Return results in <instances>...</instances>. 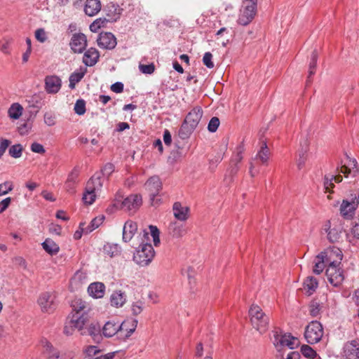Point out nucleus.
<instances>
[{"instance_id": "16", "label": "nucleus", "mask_w": 359, "mask_h": 359, "mask_svg": "<svg viewBox=\"0 0 359 359\" xmlns=\"http://www.w3.org/2000/svg\"><path fill=\"white\" fill-rule=\"evenodd\" d=\"M245 151L244 142H242L236 148L231 159V175H235L238 170V164L241 162L243 158V153Z\"/></svg>"}, {"instance_id": "62", "label": "nucleus", "mask_w": 359, "mask_h": 359, "mask_svg": "<svg viewBox=\"0 0 359 359\" xmlns=\"http://www.w3.org/2000/svg\"><path fill=\"white\" fill-rule=\"evenodd\" d=\"M31 151L37 154H44L46 150L41 144L34 142L31 144Z\"/></svg>"}, {"instance_id": "57", "label": "nucleus", "mask_w": 359, "mask_h": 359, "mask_svg": "<svg viewBox=\"0 0 359 359\" xmlns=\"http://www.w3.org/2000/svg\"><path fill=\"white\" fill-rule=\"evenodd\" d=\"M220 124V121L219 118L214 116L212 117L208 125V130L210 133H215L218 129V127Z\"/></svg>"}, {"instance_id": "64", "label": "nucleus", "mask_w": 359, "mask_h": 359, "mask_svg": "<svg viewBox=\"0 0 359 359\" xmlns=\"http://www.w3.org/2000/svg\"><path fill=\"white\" fill-rule=\"evenodd\" d=\"M351 233L354 237L359 239V217L355 221V224L351 229Z\"/></svg>"}, {"instance_id": "4", "label": "nucleus", "mask_w": 359, "mask_h": 359, "mask_svg": "<svg viewBox=\"0 0 359 359\" xmlns=\"http://www.w3.org/2000/svg\"><path fill=\"white\" fill-rule=\"evenodd\" d=\"M257 0H244L238 18V23L243 26L249 25L257 13Z\"/></svg>"}, {"instance_id": "58", "label": "nucleus", "mask_w": 359, "mask_h": 359, "mask_svg": "<svg viewBox=\"0 0 359 359\" xmlns=\"http://www.w3.org/2000/svg\"><path fill=\"white\" fill-rule=\"evenodd\" d=\"M334 187L333 183V175H325L324 178V189L325 192H331V189Z\"/></svg>"}, {"instance_id": "54", "label": "nucleus", "mask_w": 359, "mask_h": 359, "mask_svg": "<svg viewBox=\"0 0 359 359\" xmlns=\"http://www.w3.org/2000/svg\"><path fill=\"white\" fill-rule=\"evenodd\" d=\"M85 352L88 357L93 358L94 359L97 356L100 355L102 351L96 346H88L86 348Z\"/></svg>"}, {"instance_id": "34", "label": "nucleus", "mask_w": 359, "mask_h": 359, "mask_svg": "<svg viewBox=\"0 0 359 359\" xmlns=\"http://www.w3.org/2000/svg\"><path fill=\"white\" fill-rule=\"evenodd\" d=\"M168 232L172 237L178 238L184 236L187 231L182 224L173 222L169 224Z\"/></svg>"}, {"instance_id": "49", "label": "nucleus", "mask_w": 359, "mask_h": 359, "mask_svg": "<svg viewBox=\"0 0 359 359\" xmlns=\"http://www.w3.org/2000/svg\"><path fill=\"white\" fill-rule=\"evenodd\" d=\"M108 21L106 18H97L90 24V30L92 32H97L101 27L106 25Z\"/></svg>"}, {"instance_id": "61", "label": "nucleus", "mask_w": 359, "mask_h": 359, "mask_svg": "<svg viewBox=\"0 0 359 359\" xmlns=\"http://www.w3.org/2000/svg\"><path fill=\"white\" fill-rule=\"evenodd\" d=\"M11 144V142L6 139L0 138V158L5 153L6 150Z\"/></svg>"}, {"instance_id": "29", "label": "nucleus", "mask_w": 359, "mask_h": 359, "mask_svg": "<svg viewBox=\"0 0 359 359\" xmlns=\"http://www.w3.org/2000/svg\"><path fill=\"white\" fill-rule=\"evenodd\" d=\"M126 294L121 290H115L110 296L111 306L115 308L122 307L126 304Z\"/></svg>"}, {"instance_id": "1", "label": "nucleus", "mask_w": 359, "mask_h": 359, "mask_svg": "<svg viewBox=\"0 0 359 359\" xmlns=\"http://www.w3.org/2000/svg\"><path fill=\"white\" fill-rule=\"evenodd\" d=\"M142 204V198L139 194H133L124 198L120 193H117L113 202V207L116 210H123L134 213Z\"/></svg>"}, {"instance_id": "7", "label": "nucleus", "mask_w": 359, "mask_h": 359, "mask_svg": "<svg viewBox=\"0 0 359 359\" xmlns=\"http://www.w3.org/2000/svg\"><path fill=\"white\" fill-rule=\"evenodd\" d=\"M37 303L43 312L50 313L56 308V296L53 292H44L40 294Z\"/></svg>"}, {"instance_id": "42", "label": "nucleus", "mask_w": 359, "mask_h": 359, "mask_svg": "<svg viewBox=\"0 0 359 359\" xmlns=\"http://www.w3.org/2000/svg\"><path fill=\"white\" fill-rule=\"evenodd\" d=\"M323 304L318 302L316 299L312 300L309 305V314L313 317H318L322 312Z\"/></svg>"}, {"instance_id": "8", "label": "nucleus", "mask_w": 359, "mask_h": 359, "mask_svg": "<svg viewBox=\"0 0 359 359\" xmlns=\"http://www.w3.org/2000/svg\"><path fill=\"white\" fill-rule=\"evenodd\" d=\"M273 344L276 347L287 346L293 349L299 345V340L289 333L278 334L276 332L274 334Z\"/></svg>"}, {"instance_id": "39", "label": "nucleus", "mask_w": 359, "mask_h": 359, "mask_svg": "<svg viewBox=\"0 0 359 359\" xmlns=\"http://www.w3.org/2000/svg\"><path fill=\"white\" fill-rule=\"evenodd\" d=\"M23 107L18 102L13 103L8 108V114L10 118L18 119L22 114Z\"/></svg>"}, {"instance_id": "46", "label": "nucleus", "mask_w": 359, "mask_h": 359, "mask_svg": "<svg viewBox=\"0 0 359 359\" xmlns=\"http://www.w3.org/2000/svg\"><path fill=\"white\" fill-rule=\"evenodd\" d=\"M300 351L302 354L307 358L321 359V358L317 354L316 351L309 345H302Z\"/></svg>"}, {"instance_id": "11", "label": "nucleus", "mask_w": 359, "mask_h": 359, "mask_svg": "<svg viewBox=\"0 0 359 359\" xmlns=\"http://www.w3.org/2000/svg\"><path fill=\"white\" fill-rule=\"evenodd\" d=\"M125 326L124 323L120 324L119 322H116L114 320H109L102 327V335L109 338L118 333L119 336H122V333L124 332Z\"/></svg>"}, {"instance_id": "40", "label": "nucleus", "mask_w": 359, "mask_h": 359, "mask_svg": "<svg viewBox=\"0 0 359 359\" xmlns=\"http://www.w3.org/2000/svg\"><path fill=\"white\" fill-rule=\"evenodd\" d=\"M104 216L100 215L98 217H95L92 221L90 222V224L88 225L87 228H83L81 227L82 224H80V228L81 229V231L84 232L85 233H88L95 230V229L98 228L104 222Z\"/></svg>"}, {"instance_id": "43", "label": "nucleus", "mask_w": 359, "mask_h": 359, "mask_svg": "<svg viewBox=\"0 0 359 359\" xmlns=\"http://www.w3.org/2000/svg\"><path fill=\"white\" fill-rule=\"evenodd\" d=\"M318 60V53L316 50H314L311 55V60L309 62V76L308 79L306 81V84L309 85L311 82V77L316 73V67Z\"/></svg>"}, {"instance_id": "19", "label": "nucleus", "mask_w": 359, "mask_h": 359, "mask_svg": "<svg viewBox=\"0 0 359 359\" xmlns=\"http://www.w3.org/2000/svg\"><path fill=\"white\" fill-rule=\"evenodd\" d=\"M79 170L74 168L68 175L67 179L65 183V190L70 194L75 193L76 185L79 182Z\"/></svg>"}, {"instance_id": "45", "label": "nucleus", "mask_w": 359, "mask_h": 359, "mask_svg": "<svg viewBox=\"0 0 359 359\" xmlns=\"http://www.w3.org/2000/svg\"><path fill=\"white\" fill-rule=\"evenodd\" d=\"M194 130V128H191V126H189V124H188L184 121L179 130V136L182 140L187 139L190 137V135L192 134Z\"/></svg>"}, {"instance_id": "35", "label": "nucleus", "mask_w": 359, "mask_h": 359, "mask_svg": "<svg viewBox=\"0 0 359 359\" xmlns=\"http://www.w3.org/2000/svg\"><path fill=\"white\" fill-rule=\"evenodd\" d=\"M271 152L266 142H263L260 149L258 151L255 160L259 161L263 165H267Z\"/></svg>"}, {"instance_id": "59", "label": "nucleus", "mask_w": 359, "mask_h": 359, "mask_svg": "<svg viewBox=\"0 0 359 359\" xmlns=\"http://www.w3.org/2000/svg\"><path fill=\"white\" fill-rule=\"evenodd\" d=\"M139 69L140 72L145 74H151L154 73L155 70V66L153 63L149 65H139Z\"/></svg>"}, {"instance_id": "56", "label": "nucleus", "mask_w": 359, "mask_h": 359, "mask_svg": "<svg viewBox=\"0 0 359 359\" xmlns=\"http://www.w3.org/2000/svg\"><path fill=\"white\" fill-rule=\"evenodd\" d=\"M44 123L48 126L55 125V114L52 111H47L44 114Z\"/></svg>"}, {"instance_id": "20", "label": "nucleus", "mask_w": 359, "mask_h": 359, "mask_svg": "<svg viewBox=\"0 0 359 359\" xmlns=\"http://www.w3.org/2000/svg\"><path fill=\"white\" fill-rule=\"evenodd\" d=\"M104 178L100 172L94 174L87 182L86 189L96 193L101 191L103 185Z\"/></svg>"}, {"instance_id": "41", "label": "nucleus", "mask_w": 359, "mask_h": 359, "mask_svg": "<svg viewBox=\"0 0 359 359\" xmlns=\"http://www.w3.org/2000/svg\"><path fill=\"white\" fill-rule=\"evenodd\" d=\"M318 286V280L313 276L307 277L304 282V287L309 295L312 294L316 291Z\"/></svg>"}, {"instance_id": "17", "label": "nucleus", "mask_w": 359, "mask_h": 359, "mask_svg": "<svg viewBox=\"0 0 359 359\" xmlns=\"http://www.w3.org/2000/svg\"><path fill=\"white\" fill-rule=\"evenodd\" d=\"M203 109L201 107H194L188 113L184 121L189 124L191 128L193 127L196 129L203 116Z\"/></svg>"}, {"instance_id": "51", "label": "nucleus", "mask_w": 359, "mask_h": 359, "mask_svg": "<svg viewBox=\"0 0 359 359\" xmlns=\"http://www.w3.org/2000/svg\"><path fill=\"white\" fill-rule=\"evenodd\" d=\"M9 155L15 158H20L22 153V147L20 144L11 146L8 149Z\"/></svg>"}, {"instance_id": "6", "label": "nucleus", "mask_w": 359, "mask_h": 359, "mask_svg": "<svg viewBox=\"0 0 359 359\" xmlns=\"http://www.w3.org/2000/svg\"><path fill=\"white\" fill-rule=\"evenodd\" d=\"M145 189L149 191L151 204L154 206L160 204V199L156 198L159 191L162 189V182L159 177L154 175L151 177L144 184Z\"/></svg>"}, {"instance_id": "63", "label": "nucleus", "mask_w": 359, "mask_h": 359, "mask_svg": "<svg viewBox=\"0 0 359 359\" xmlns=\"http://www.w3.org/2000/svg\"><path fill=\"white\" fill-rule=\"evenodd\" d=\"M35 37L41 43L45 42L47 39L46 34L43 29H36L35 32Z\"/></svg>"}, {"instance_id": "9", "label": "nucleus", "mask_w": 359, "mask_h": 359, "mask_svg": "<svg viewBox=\"0 0 359 359\" xmlns=\"http://www.w3.org/2000/svg\"><path fill=\"white\" fill-rule=\"evenodd\" d=\"M325 274L328 281L334 287L340 285L344 279L343 270L340 265L327 266Z\"/></svg>"}, {"instance_id": "22", "label": "nucleus", "mask_w": 359, "mask_h": 359, "mask_svg": "<svg viewBox=\"0 0 359 359\" xmlns=\"http://www.w3.org/2000/svg\"><path fill=\"white\" fill-rule=\"evenodd\" d=\"M99 58V51L95 48H90L83 54V62L87 67H93L98 62Z\"/></svg>"}, {"instance_id": "36", "label": "nucleus", "mask_w": 359, "mask_h": 359, "mask_svg": "<svg viewBox=\"0 0 359 359\" xmlns=\"http://www.w3.org/2000/svg\"><path fill=\"white\" fill-rule=\"evenodd\" d=\"M87 72L86 67H81L79 69L74 72L69 76V88L74 89L76 83H78L85 76Z\"/></svg>"}, {"instance_id": "30", "label": "nucleus", "mask_w": 359, "mask_h": 359, "mask_svg": "<svg viewBox=\"0 0 359 359\" xmlns=\"http://www.w3.org/2000/svg\"><path fill=\"white\" fill-rule=\"evenodd\" d=\"M71 306L72 308V313H81L88 316L90 307L88 304L81 299H75L72 301Z\"/></svg>"}, {"instance_id": "21", "label": "nucleus", "mask_w": 359, "mask_h": 359, "mask_svg": "<svg viewBox=\"0 0 359 359\" xmlns=\"http://www.w3.org/2000/svg\"><path fill=\"white\" fill-rule=\"evenodd\" d=\"M88 316L81 314V313H72L70 317V320H69V324L72 327H74L75 329H77L79 331L83 332L84 330L83 327L88 321Z\"/></svg>"}, {"instance_id": "26", "label": "nucleus", "mask_w": 359, "mask_h": 359, "mask_svg": "<svg viewBox=\"0 0 359 359\" xmlns=\"http://www.w3.org/2000/svg\"><path fill=\"white\" fill-rule=\"evenodd\" d=\"M137 230V223L132 220H128L123 228V241L126 243L129 242L135 234Z\"/></svg>"}, {"instance_id": "24", "label": "nucleus", "mask_w": 359, "mask_h": 359, "mask_svg": "<svg viewBox=\"0 0 359 359\" xmlns=\"http://www.w3.org/2000/svg\"><path fill=\"white\" fill-rule=\"evenodd\" d=\"M101 327L97 323H91L86 330L81 332V334L90 336L95 342H100L102 339Z\"/></svg>"}, {"instance_id": "13", "label": "nucleus", "mask_w": 359, "mask_h": 359, "mask_svg": "<svg viewBox=\"0 0 359 359\" xmlns=\"http://www.w3.org/2000/svg\"><path fill=\"white\" fill-rule=\"evenodd\" d=\"M341 166L340 168V172L343 173L346 177L351 176L355 177L358 172V168L357 167V161L354 158H351L349 156H346L345 158L341 161Z\"/></svg>"}, {"instance_id": "38", "label": "nucleus", "mask_w": 359, "mask_h": 359, "mask_svg": "<svg viewBox=\"0 0 359 359\" xmlns=\"http://www.w3.org/2000/svg\"><path fill=\"white\" fill-rule=\"evenodd\" d=\"M41 245L43 250L50 255H56L60 250L58 245L50 238H46Z\"/></svg>"}, {"instance_id": "44", "label": "nucleus", "mask_w": 359, "mask_h": 359, "mask_svg": "<svg viewBox=\"0 0 359 359\" xmlns=\"http://www.w3.org/2000/svg\"><path fill=\"white\" fill-rule=\"evenodd\" d=\"M324 257L322 256L321 252L315 259V265L313 271L316 274H320L324 270L325 267H327V264L324 260Z\"/></svg>"}, {"instance_id": "31", "label": "nucleus", "mask_w": 359, "mask_h": 359, "mask_svg": "<svg viewBox=\"0 0 359 359\" xmlns=\"http://www.w3.org/2000/svg\"><path fill=\"white\" fill-rule=\"evenodd\" d=\"M323 230L327 233V237L330 242L335 243L338 241L340 238L341 231L336 228H331V224L330 221L325 222L323 225Z\"/></svg>"}, {"instance_id": "15", "label": "nucleus", "mask_w": 359, "mask_h": 359, "mask_svg": "<svg viewBox=\"0 0 359 359\" xmlns=\"http://www.w3.org/2000/svg\"><path fill=\"white\" fill-rule=\"evenodd\" d=\"M45 90L48 94H55L61 88L62 81L55 75L46 76L44 79Z\"/></svg>"}, {"instance_id": "3", "label": "nucleus", "mask_w": 359, "mask_h": 359, "mask_svg": "<svg viewBox=\"0 0 359 359\" xmlns=\"http://www.w3.org/2000/svg\"><path fill=\"white\" fill-rule=\"evenodd\" d=\"M155 256L153 246L149 243H142L133 254V261L140 266H148Z\"/></svg>"}, {"instance_id": "5", "label": "nucleus", "mask_w": 359, "mask_h": 359, "mask_svg": "<svg viewBox=\"0 0 359 359\" xmlns=\"http://www.w3.org/2000/svg\"><path fill=\"white\" fill-rule=\"evenodd\" d=\"M323 335V328L320 322L313 320L306 327L304 337L309 344H314L319 342Z\"/></svg>"}, {"instance_id": "55", "label": "nucleus", "mask_w": 359, "mask_h": 359, "mask_svg": "<svg viewBox=\"0 0 359 359\" xmlns=\"http://www.w3.org/2000/svg\"><path fill=\"white\" fill-rule=\"evenodd\" d=\"M13 189V183L10 181H6L0 184V196L7 194L11 191Z\"/></svg>"}, {"instance_id": "2", "label": "nucleus", "mask_w": 359, "mask_h": 359, "mask_svg": "<svg viewBox=\"0 0 359 359\" xmlns=\"http://www.w3.org/2000/svg\"><path fill=\"white\" fill-rule=\"evenodd\" d=\"M249 316L252 327L259 333H264L269 327V318L257 305H252L249 309Z\"/></svg>"}, {"instance_id": "52", "label": "nucleus", "mask_w": 359, "mask_h": 359, "mask_svg": "<svg viewBox=\"0 0 359 359\" xmlns=\"http://www.w3.org/2000/svg\"><path fill=\"white\" fill-rule=\"evenodd\" d=\"M144 308V302L138 300L133 302L131 305L132 313L134 316L140 314Z\"/></svg>"}, {"instance_id": "47", "label": "nucleus", "mask_w": 359, "mask_h": 359, "mask_svg": "<svg viewBox=\"0 0 359 359\" xmlns=\"http://www.w3.org/2000/svg\"><path fill=\"white\" fill-rule=\"evenodd\" d=\"M149 233L151 234V236L153 238L154 245L158 246L160 244V238H159L160 231H159L158 229L156 226L149 225ZM148 234H149V232H147L146 230H144V236H145Z\"/></svg>"}, {"instance_id": "25", "label": "nucleus", "mask_w": 359, "mask_h": 359, "mask_svg": "<svg viewBox=\"0 0 359 359\" xmlns=\"http://www.w3.org/2000/svg\"><path fill=\"white\" fill-rule=\"evenodd\" d=\"M106 287L104 283L95 282L90 283L88 287V292L90 296L95 299H100L104 297Z\"/></svg>"}, {"instance_id": "32", "label": "nucleus", "mask_w": 359, "mask_h": 359, "mask_svg": "<svg viewBox=\"0 0 359 359\" xmlns=\"http://www.w3.org/2000/svg\"><path fill=\"white\" fill-rule=\"evenodd\" d=\"M104 11L107 15L109 18L108 20L116 21L121 14V8H120L118 4L113 2L109 3L106 6Z\"/></svg>"}, {"instance_id": "12", "label": "nucleus", "mask_w": 359, "mask_h": 359, "mask_svg": "<svg viewBox=\"0 0 359 359\" xmlns=\"http://www.w3.org/2000/svg\"><path fill=\"white\" fill-rule=\"evenodd\" d=\"M69 46L74 53H82L87 46L86 36L83 33L74 34L71 38Z\"/></svg>"}, {"instance_id": "48", "label": "nucleus", "mask_w": 359, "mask_h": 359, "mask_svg": "<svg viewBox=\"0 0 359 359\" xmlns=\"http://www.w3.org/2000/svg\"><path fill=\"white\" fill-rule=\"evenodd\" d=\"M104 252L111 257L116 256L121 252V247L118 244H107L104 246Z\"/></svg>"}, {"instance_id": "14", "label": "nucleus", "mask_w": 359, "mask_h": 359, "mask_svg": "<svg viewBox=\"0 0 359 359\" xmlns=\"http://www.w3.org/2000/svg\"><path fill=\"white\" fill-rule=\"evenodd\" d=\"M97 42L100 48L106 50H112L117 44L115 36L111 32L100 33Z\"/></svg>"}, {"instance_id": "60", "label": "nucleus", "mask_w": 359, "mask_h": 359, "mask_svg": "<svg viewBox=\"0 0 359 359\" xmlns=\"http://www.w3.org/2000/svg\"><path fill=\"white\" fill-rule=\"evenodd\" d=\"M203 64L209 69L214 67V62H212V55L210 52H206L203 57Z\"/></svg>"}, {"instance_id": "23", "label": "nucleus", "mask_w": 359, "mask_h": 359, "mask_svg": "<svg viewBox=\"0 0 359 359\" xmlns=\"http://www.w3.org/2000/svg\"><path fill=\"white\" fill-rule=\"evenodd\" d=\"M344 353L347 358L350 359L359 358V341L352 340L347 342L344 347Z\"/></svg>"}, {"instance_id": "18", "label": "nucleus", "mask_w": 359, "mask_h": 359, "mask_svg": "<svg viewBox=\"0 0 359 359\" xmlns=\"http://www.w3.org/2000/svg\"><path fill=\"white\" fill-rule=\"evenodd\" d=\"M357 208V204L355 201H348L347 200H343L340 205V214L346 219H351L355 215V211Z\"/></svg>"}, {"instance_id": "27", "label": "nucleus", "mask_w": 359, "mask_h": 359, "mask_svg": "<svg viewBox=\"0 0 359 359\" xmlns=\"http://www.w3.org/2000/svg\"><path fill=\"white\" fill-rule=\"evenodd\" d=\"M175 217L181 222H185L189 218V208L182 206L180 202H175L172 207Z\"/></svg>"}, {"instance_id": "50", "label": "nucleus", "mask_w": 359, "mask_h": 359, "mask_svg": "<svg viewBox=\"0 0 359 359\" xmlns=\"http://www.w3.org/2000/svg\"><path fill=\"white\" fill-rule=\"evenodd\" d=\"M97 193L85 189V192L83 196V201L85 204L92 205L97 197Z\"/></svg>"}, {"instance_id": "28", "label": "nucleus", "mask_w": 359, "mask_h": 359, "mask_svg": "<svg viewBox=\"0 0 359 359\" xmlns=\"http://www.w3.org/2000/svg\"><path fill=\"white\" fill-rule=\"evenodd\" d=\"M41 346L43 350V354L46 359H58L59 352L53 348L52 344L47 339L41 341Z\"/></svg>"}, {"instance_id": "10", "label": "nucleus", "mask_w": 359, "mask_h": 359, "mask_svg": "<svg viewBox=\"0 0 359 359\" xmlns=\"http://www.w3.org/2000/svg\"><path fill=\"white\" fill-rule=\"evenodd\" d=\"M321 254L324 257V260L327 266L341 265L343 254L339 248L336 247L329 248L322 252Z\"/></svg>"}, {"instance_id": "53", "label": "nucleus", "mask_w": 359, "mask_h": 359, "mask_svg": "<svg viewBox=\"0 0 359 359\" xmlns=\"http://www.w3.org/2000/svg\"><path fill=\"white\" fill-rule=\"evenodd\" d=\"M74 110L75 113L78 115H83L86 111V102L83 99H79L76 100Z\"/></svg>"}, {"instance_id": "37", "label": "nucleus", "mask_w": 359, "mask_h": 359, "mask_svg": "<svg viewBox=\"0 0 359 359\" xmlns=\"http://www.w3.org/2000/svg\"><path fill=\"white\" fill-rule=\"evenodd\" d=\"M308 151L309 146L306 142H305L304 145L302 147L297 154V165L299 170L302 169L305 166L308 158Z\"/></svg>"}, {"instance_id": "33", "label": "nucleus", "mask_w": 359, "mask_h": 359, "mask_svg": "<svg viewBox=\"0 0 359 359\" xmlns=\"http://www.w3.org/2000/svg\"><path fill=\"white\" fill-rule=\"evenodd\" d=\"M102 6L100 0H87L84 11L88 16L97 15L101 10Z\"/></svg>"}]
</instances>
